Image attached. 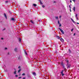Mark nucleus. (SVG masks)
Returning <instances> with one entry per match:
<instances>
[{
  "mask_svg": "<svg viewBox=\"0 0 79 79\" xmlns=\"http://www.w3.org/2000/svg\"><path fill=\"white\" fill-rule=\"evenodd\" d=\"M20 78H21V77H19V79H20Z\"/></svg>",
  "mask_w": 79,
  "mask_h": 79,
  "instance_id": "4c0bfd02",
  "label": "nucleus"
},
{
  "mask_svg": "<svg viewBox=\"0 0 79 79\" xmlns=\"http://www.w3.org/2000/svg\"><path fill=\"white\" fill-rule=\"evenodd\" d=\"M21 71V69H20L18 71V73H19Z\"/></svg>",
  "mask_w": 79,
  "mask_h": 79,
  "instance_id": "5701e85b",
  "label": "nucleus"
},
{
  "mask_svg": "<svg viewBox=\"0 0 79 79\" xmlns=\"http://www.w3.org/2000/svg\"><path fill=\"white\" fill-rule=\"evenodd\" d=\"M63 71H64V70H62V71L60 72V74H61L62 76H63L64 74L63 73Z\"/></svg>",
  "mask_w": 79,
  "mask_h": 79,
  "instance_id": "7ed1b4c3",
  "label": "nucleus"
},
{
  "mask_svg": "<svg viewBox=\"0 0 79 79\" xmlns=\"http://www.w3.org/2000/svg\"><path fill=\"white\" fill-rule=\"evenodd\" d=\"M75 16H76V18H77V14H76V15H75Z\"/></svg>",
  "mask_w": 79,
  "mask_h": 79,
  "instance_id": "c756f323",
  "label": "nucleus"
},
{
  "mask_svg": "<svg viewBox=\"0 0 79 79\" xmlns=\"http://www.w3.org/2000/svg\"><path fill=\"white\" fill-rule=\"evenodd\" d=\"M61 26V24L60 23H59V27H60Z\"/></svg>",
  "mask_w": 79,
  "mask_h": 79,
  "instance_id": "4be33fe9",
  "label": "nucleus"
},
{
  "mask_svg": "<svg viewBox=\"0 0 79 79\" xmlns=\"http://www.w3.org/2000/svg\"><path fill=\"white\" fill-rule=\"evenodd\" d=\"M19 42H21V38H19Z\"/></svg>",
  "mask_w": 79,
  "mask_h": 79,
  "instance_id": "dca6fc26",
  "label": "nucleus"
},
{
  "mask_svg": "<svg viewBox=\"0 0 79 79\" xmlns=\"http://www.w3.org/2000/svg\"><path fill=\"white\" fill-rule=\"evenodd\" d=\"M25 75V73H23L22 74V76H24Z\"/></svg>",
  "mask_w": 79,
  "mask_h": 79,
  "instance_id": "bb28decb",
  "label": "nucleus"
},
{
  "mask_svg": "<svg viewBox=\"0 0 79 79\" xmlns=\"http://www.w3.org/2000/svg\"><path fill=\"white\" fill-rule=\"evenodd\" d=\"M70 10L71 12V9H70Z\"/></svg>",
  "mask_w": 79,
  "mask_h": 79,
  "instance_id": "c03bdc74",
  "label": "nucleus"
},
{
  "mask_svg": "<svg viewBox=\"0 0 79 79\" xmlns=\"http://www.w3.org/2000/svg\"><path fill=\"white\" fill-rule=\"evenodd\" d=\"M26 79V78L25 77H23V79Z\"/></svg>",
  "mask_w": 79,
  "mask_h": 79,
  "instance_id": "ea45409f",
  "label": "nucleus"
},
{
  "mask_svg": "<svg viewBox=\"0 0 79 79\" xmlns=\"http://www.w3.org/2000/svg\"><path fill=\"white\" fill-rule=\"evenodd\" d=\"M14 51H15V52H17V48H15L14 49Z\"/></svg>",
  "mask_w": 79,
  "mask_h": 79,
  "instance_id": "9d476101",
  "label": "nucleus"
},
{
  "mask_svg": "<svg viewBox=\"0 0 79 79\" xmlns=\"http://www.w3.org/2000/svg\"><path fill=\"white\" fill-rule=\"evenodd\" d=\"M8 55H9V52L8 53Z\"/></svg>",
  "mask_w": 79,
  "mask_h": 79,
  "instance_id": "de8ad7c7",
  "label": "nucleus"
},
{
  "mask_svg": "<svg viewBox=\"0 0 79 79\" xmlns=\"http://www.w3.org/2000/svg\"><path fill=\"white\" fill-rule=\"evenodd\" d=\"M20 68V66H19L18 67V68L19 69V68Z\"/></svg>",
  "mask_w": 79,
  "mask_h": 79,
  "instance_id": "72a5a7b5",
  "label": "nucleus"
},
{
  "mask_svg": "<svg viewBox=\"0 0 79 79\" xmlns=\"http://www.w3.org/2000/svg\"><path fill=\"white\" fill-rule=\"evenodd\" d=\"M61 16L60 15L59 16L60 19H61Z\"/></svg>",
  "mask_w": 79,
  "mask_h": 79,
  "instance_id": "393cba45",
  "label": "nucleus"
},
{
  "mask_svg": "<svg viewBox=\"0 0 79 79\" xmlns=\"http://www.w3.org/2000/svg\"><path fill=\"white\" fill-rule=\"evenodd\" d=\"M75 9L76 7H74L73 8V10L74 11H75Z\"/></svg>",
  "mask_w": 79,
  "mask_h": 79,
  "instance_id": "f8f14e48",
  "label": "nucleus"
},
{
  "mask_svg": "<svg viewBox=\"0 0 79 79\" xmlns=\"http://www.w3.org/2000/svg\"><path fill=\"white\" fill-rule=\"evenodd\" d=\"M60 40H61V42H63L64 41V40H63V38H61L60 39Z\"/></svg>",
  "mask_w": 79,
  "mask_h": 79,
  "instance_id": "6e6552de",
  "label": "nucleus"
},
{
  "mask_svg": "<svg viewBox=\"0 0 79 79\" xmlns=\"http://www.w3.org/2000/svg\"><path fill=\"white\" fill-rule=\"evenodd\" d=\"M76 35V33H74L73 34V35Z\"/></svg>",
  "mask_w": 79,
  "mask_h": 79,
  "instance_id": "e433bc0d",
  "label": "nucleus"
},
{
  "mask_svg": "<svg viewBox=\"0 0 79 79\" xmlns=\"http://www.w3.org/2000/svg\"><path fill=\"white\" fill-rule=\"evenodd\" d=\"M32 74L34 76H36V73L35 72L33 73Z\"/></svg>",
  "mask_w": 79,
  "mask_h": 79,
  "instance_id": "0eeeda50",
  "label": "nucleus"
},
{
  "mask_svg": "<svg viewBox=\"0 0 79 79\" xmlns=\"http://www.w3.org/2000/svg\"><path fill=\"white\" fill-rule=\"evenodd\" d=\"M58 24H60V21H59V20H58Z\"/></svg>",
  "mask_w": 79,
  "mask_h": 79,
  "instance_id": "c85d7f7f",
  "label": "nucleus"
},
{
  "mask_svg": "<svg viewBox=\"0 0 79 79\" xmlns=\"http://www.w3.org/2000/svg\"><path fill=\"white\" fill-rule=\"evenodd\" d=\"M11 21H15V19L14 18H12L11 19Z\"/></svg>",
  "mask_w": 79,
  "mask_h": 79,
  "instance_id": "1a4fd4ad",
  "label": "nucleus"
},
{
  "mask_svg": "<svg viewBox=\"0 0 79 79\" xmlns=\"http://www.w3.org/2000/svg\"><path fill=\"white\" fill-rule=\"evenodd\" d=\"M7 49V48H5V50H6Z\"/></svg>",
  "mask_w": 79,
  "mask_h": 79,
  "instance_id": "7c9ffc66",
  "label": "nucleus"
},
{
  "mask_svg": "<svg viewBox=\"0 0 79 79\" xmlns=\"http://www.w3.org/2000/svg\"><path fill=\"white\" fill-rule=\"evenodd\" d=\"M25 53L26 55H27V52H26L25 51Z\"/></svg>",
  "mask_w": 79,
  "mask_h": 79,
  "instance_id": "4468645a",
  "label": "nucleus"
},
{
  "mask_svg": "<svg viewBox=\"0 0 79 79\" xmlns=\"http://www.w3.org/2000/svg\"><path fill=\"white\" fill-rule=\"evenodd\" d=\"M69 7L70 8V9H71V6H70V5L69 6Z\"/></svg>",
  "mask_w": 79,
  "mask_h": 79,
  "instance_id": "f704fd0d",
  "label": "nucleus"
},
{
  "mask_svg": "<svg viewBox=\"0 0 79 79\" xmlns=\"http://www.w3.org/2000/svg\"><path fill=\"white\" fill-rule=\"evenodd\" d=\"M4 17L6 18V19H7V17L6 16V14L4 13Z\"/></svg>",
  "mask_w": 79,
  "mask_h": 79,
  "instance_id": "20e7f679",
  "label": "nucleus"
},
{
  "mask_svg": "<svg viewBox=\"0 0 79 79\" xmlns=\"http://www.w3.org/2000/svg\"><path fill=\"white\" fill-rule=\"evenodd\" d=\"M71 20L73 23H76V22H74V20H73V19L71 18Z\"/></svg>",
  "mask_w": 79,
  "mask_h": 79,
  "instance_id": "423d86ee",
  "label": "nucleus"
},
{
  "mask_svg": "<svg viewBox=\"0 0 79 79\" xmlns=\"http://www.w3.org/2000/svg\"><path fill=\"white\" fill-rule=\"evenodd\" d=\"M1 39H2V40H3V38H1Z\"/></svg>",
  "mask_w": 79,
  "mask_h": 79,
  "instance_id": "79ce46f5",
  "label": "nucleus"
},
{
  "mask_svg": "<svg viewBox=\"0 0 79 79\" xmlns=\"http://www.w3.org/2000/svg\"><path fill=\"white\" fill-rule=\"evenodd\" d=\"M74 2H75V0H73Z\"/></svg>",
  "mask_w": 79,
  "mask_h": 79,
  "instance_id": "c9c22d12",
  "label": "nucleus"
},
{
  "mask_svg": "<svg viewBox=\"0 0 79 79\" xmlns=\"http://www.w3.org/2000/svg\"><path fill=\"white\" fill-rule=\"evenodd\" d=\"M56 19H58V17H56Z\"/></svg>",
  "mask_w": 79,
  "mask_h": 79,
  "instance_id": "6ab92c4d",
  "label": "nucleus"
},
{
  "mask_svg": "<svg viewBox=\"0 0 79 79\" xmlns=\"http://www.w3.org/2000/svg\"><path fill=\"white\" fill-rule=\"evenodd\" d=\"M16 77H17L18 76V75H15Z\"/></svg>",
  "mask_w": 79,
  "mask_h": 79,
  "instance_id": "a18cd8bd",
  "label": "nucleus"
},
{
  "mask_svg": "<svg viewBox=\"0 0 79 79\" xmlns=\"http://www.w3.org/2000/svg\"><path fill=\"white\" fill-rule=\"evenodd\" d=\"M54 3H56V2L55 1L54 2Z\"/></svg>",
  "mask_w": 79,
  "mask_h": 79,
  "instance_id": "37998d69",
  "label": "nucleus"
},
{
  "mask_svg": "<svg viewBox=\"0 0 79 79\" xmlns=\"http://www.w3.org/2000/svg\"><path fill=\"white\" fill-rule=\"evenodd\" d=\"M70 2L71 3V2H72V1H71V0H70Z\"/></svg>",
  "mask_w": 79,
  "mask_h": 79,
  "instance_id": "a19ab883",
  "label": "nucleus"
},
{
  "mask_svg": "<svg viewBox=\"0 0 79 79\" xmlns=\"http://www.w3.org/2000/svg\"><path fill=\"white\" fill-rule=\"evenodd\" d=\"M31 23H34L33 21H32V20H31Z\"/></svg>",
  "mask_w": 79,
  "mask_h": 79,
  "instance_id": "cd10ccee",
  "label": "nucleus"
},
{
  "mask_svg": "<svg viewBox=\"0 0 79 79\" xmlns=\"http://www.w3.org/2000/svg\"><path fill=\"white\" fill-rule=\"evenodd\" d=\"M69 53H71V50H70V49H69Z\"/></svg>",
  "mask_w": 79,
  "mask_h": 79,
  "instance_id": "ddd939ff",
  "label": "nucleus"
},
{
  "mask_svg": "<svg viewBox=\"0 0 79 79\" xmlns=\"http://www.w3.org/2000/svg\"><path fill=\"white\" fill-rule=\"evenodd\" d=\"M33 5L34 6H35H35H37V5H36L35 4H33Z\"/></svg>",
  "mask_w": 79,
  "mask_h": 79,
  "instance_id": "9b49d317",
  "label": "nucleus"
},
{
  "mask_svg": "<svg viewBox=\"0 0 79 79\" xmlns=\"http://www.w3.org/2000/svg\"><path fill=\"white\" fill-rule=\"evenodd\" d=\"M38 21H39V22H40V21H41V22H42V21L40 20H38Z\"/></svg>",
  "mask_w": 79,
  "mask_h": 79,
  "instance_id": "2f4dec72",
  "label": "nucleus"
},
{
  "mask_svg": "<svg viewBox=\"0 0 79 79\" xmlns=\"http://www.w3.org/2000/svg\"><path fill=\"white\" fill-rule=\"evenodd\" d=\"M71 31H73V29H72L71 30Z\"/></svg>",
  "mask_w": 79,
  "mask_h": 79,
  "instance_id": "473e14b6",
  "label": "nucleus"
},
{
  "mask_svg": "<svg viewBox=\"0 0 79 79\" xmlns=\"http://www.w3.org/2000/svg\"><path fill=\"white\" fill-rule=\"evenodd\" d=\"M5 3H8V1H5Z\"/></svg>",
  "mask_w": 79,
  "mask_h": 79,
  "instance_id": "412c9836",
  "label": "nucleus"
},
{
  "mask_svg": "<svg viewBox=\"0 0 79 79\" xmlns=\"http://www.w3.org/2000/svg\"><path fill=\"white\" fill-rule=\"evenodd\" d=\"M39 2L40 5H42V4H43L42 3V2L41 1V0H39Z\"/></svg>",
  "mask_w": 79,
  "mask_h": 79,
  "instance_id": "39448f33",
  "label": "nucleus"
},
{
  "mask_svg": "<svg viewBox=\"0 0 79 79\" xmlns=\"http://www.w3.org/2000/svg\"><path fill=\"white\" fill-rule=\"evenodd\" d=\"M20 58H21V56H19V59H20Z\"/></svg>",
  "mask_w": 79,
  "mask_h": 79,
  "instance_id": "a878e982",
  "label": "nucleus"
},
{
  "mask_svg": "<svg viewBox=\"0 0 79 79\" xmlns=\"http://www.w3.org/2000/svg\"><path fill=\"white\" fill-rule=\"evenodd\" d=\"M61 64L62 65V66H63V62H61Z\"/></svg>",
  "mask_w": 79,
  "mask_h": 79,
  "instance_id": "2eb2a0df",
  "label": "nucleus"
},
{
  "mask_svg": "<svg viewBox=\"0 0 79 79\" xmlns=\"http://www.w3.org/2000/svg\"><path fill=\"white\" fill-rule=\"evenodd\" d=\"M67 65H68V68H70L71 66V65L70 64L68 65V62H69V61L68 60H67Z\"/></svg>",
  "mask_w": 79,
  "mask_h": 79,
  "instance_id": "f257e3e1",
  "label": "nucleus"
},
{
  "mask_svg": "<svg viewBox=\"0 0 79 79\" xmlns=\"http://www.w3.org/2000/svg\"><path fill=\"white\" fill-rule=\"evenodd\" d=\"M77 24H79V23H77Z\"/></svg>",
  "mask_w": 79,
  "mask_h": 79,
  "instance_id": "49530a36",
  "label": "nucleus"
},
{
  "mask_svg": "<svg viewBox=\"0 0 79 79\" xmlns=\"http://www.w3.org/2000/svg\"><path fill=\"white\" fill-rule=\"evenodd\" d=\"M63 68L64 69L65 68V67H64V65H62Z\"/></svg>",
  "mask_w": 79,
  "mask_h": 79,
  "instance_id": "aec40b11",
  "label": "nucleus"
},
{
  "mask_svg": "<svg viewBox=\"0 0 79 79\" xmlns=\"http://www.w3.org/2000/svg\"><path fill=\"white\" fill-rule=\"evenodd\" d=\"M77 20H78V18H77V17H76Z\"/></svg>",
  "mask_w": 79,
  "mask_h": 79,
  "instance_id": "58836bf2",
  "label": "nucleus"
},
{
  "mask_svg": "<svg viewBox=\"0 0 79 79\" xmlns=\"http://www.w3.org/2000/svg\"><path fill=\"white\" fill-rule=\"evenodd\" d=\"M59 29L60 30V31H61V32L63 34H64V31L63 30H62L60 28H59Z\"/></svg>",
  "mask_w": 79,
  "mask_h": 79,
  "instance_id": "f03ea898",
  "label": "nucleus"
},
{
  "mask_svg": "<svg viewBox=\"0 0 79 79\" xmlns=\"http://www.w3.org/2000/svg\"><path fill=\"white\" fill-rule=\"evenodd\" d=\"M42 7H43V8H44L45 7V6L44 5H43L42 6Z\"/></svg>",
  "mask_w": 79,
  "mask_h": 79,
  "instance_id": "b1692460",
  "label": "nucleus"
},
{
  "mask_svg": "<svg viewBox=\"0 0 79 79\" xmlns=\"http://www.w3.org/2000/svg\"><path fill=\"white\" fill-rule=\"evenodd\" d=\"M57 39H60V37L58 36H57Z\"/></svg>",
  "mask_w": 79,
  "mask_h": 79,
  "instance_id": "f3484780",
  "label": "nucleus"
},
{
  "mask_svg": "<svg viewBox=\"0 0 79 79\" xmlns=\"http://www.w3.org/2000/svg\"><path fill=\"white\" fill-rule=\"evenodd\" d=\"M16 70H15V72H14V74H16Z\"/></svg>",
  "mask_w": 79,
  "mask_h": 79,
  "instance_id": "a211bd4d",
  "label": "nucleus"
}]
</instances>
